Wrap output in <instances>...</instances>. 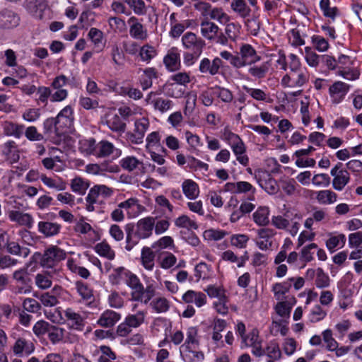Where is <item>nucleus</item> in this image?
<instances>
[{"label": "nucleus", "mask_w": 362, "mask_h": 362, "mask_svg": "<svg viewBox=\"0 0 362 362\" xmlns=\"http://www.w3.org/2000/svg\"><path fill=\"white\" fill-rule=\"evenodd\" d=\"M26 8L40 20L49 19L50 11L46 0H25Z\"/></svg>", "instance_id": "obj_8"}, {"label": "nucleus", "mask_w": 362, "mask_h": 362, "mask_svg": "<svg viewBox=\"0 0 362 362\" xmlns=\"http://www.w3.org/2000/svg\"><path fill=\"white\" fill-rule=\"evenodd\" d=\"M238 54L242 67L255 64L261 59L255 49L249 44L243 45Z\"/></svg>", "instance_id": "obj_12"}, {"label": "nucleus", "mask_w": 362, "mask_h": 362, "mask_svg": "<svg viewBox=\"0 0 362 362\" xmlns=\"http://www.w3.org/2000/svg\"><path fill=\"white\" fill-rule=\"evenodd\" d=\"M322 338L326 343V349L328 351H334L338 346V342L332 337V331L329 329L325 330L322 334Z\"/></svg>", "instance_id": "obj_44"}, {"label": "nucleus", "mask_w": 362, "mask_h": 362, "mask_svg": "<svg viewBox=\"0 0 362 362\" xmlns=\"http://www.w3.org/2000/svg\"><path fill=\"white\" fill-rule=\"evenodd\" d=\"M120 319V315L113 310H106L104 312L99 320L98 324L101 327H112Z\"/></svg>", "instance_id": "obj_21"}, {"label": "nucleus", "mask_w": 362, "mask_h": 362, "mask_svg": "<svg viewBox=\"0 0 362 362\" xmlns=\"http://www.w3.org/2000/svg\"><path fill=\"white\" fill-rule=\"evenodd\" d=\"M42 182L50 188H55L59 191L64 190L66 187V183L60 181L57 182L54 180L51 177H47L45 175L42 174L40 175Z\"/></svg>", "instance_id": "obj_53"}, {"label": "nucleus", "mask_w": 362, "mask_h": 362, "mask_svg": "<svg viewBox=\"0 0 362 362\" xmlns=\"http://www.w3.org/2000/svg\"><path fill=\"white\" fill-rule=\"evenodd\" d=\"M23 308L25 311L36 313L41 310V305L35 299L27 298L23 302Z\"/></svg>", "instance_id": "obj_50"}, {"label": "nucleus", "mask_w": 362, "mask_h": 362, "mask_svg": "<svg viewBox=\"0 0 362 362\" xmlns=\"http://www.w3.org/2000/svg\"><path fill=\"white\" fill-rule=\"evenodd\" d=\"M57 127H59L62 134L66 132L67 129H71L74 124L73 109L67 105L63 108L54 117Z\"/></svg>", "instance_id": "obj_11"}, {"label": "nucleus", "mask_w": 362, "mask_h": 362, "mask_svg": "<svg viewBox=\"0 0 362 362\" xmlns=\"http://www.w3.org/2000/svg\"><path fill=\"white\" fill-rule=\"evenodd\" d=\"M64 315L69 320L73 322V325H76L77 327H81L83 324V318L80 314L75 313L72 309L68 308L65 310Z\"/></svg>", "instance_id": "obj_64"}, {"label": "nucleus", "mask_w": 362, "mask_h": 362, "mask_svg": "<svg viewBox=\"0 0 362 362\" xmlns=\"http://www.w3.org/2000/svg\"><path fill=\"white\" fill-rule=\"evenodd\" d=\"M332 176V187L337 191H341L350 181V175L346 170H341L339 174Z\"/></svg>", "instance_id": "obj_24"}, {"label": "nucleus", "mask_w": 362, "mask_h": 362, "mask_svg": "<svg viewBox=\"0 0 362 362\" xmlns=\"http://www.w3.org/2000/svg\"><path fill=\"white\" fill-rule=\"evenodd\" d=\"M19 17L13 11L3 9L0 11V28L9 29L16 27L19 23Z\"/></svg>", "instance_id": "obj_15"}, {"label": "nucleus", "mask_w": 362, "mask_h": 362, "mask_svg": "<svg viewBox=\"0 0 362 362\" xmlns=\"http://www.w3.org/2000/svg\"><path fill=\"white\" fill-rule=\"evenodd\" d=\"M51 325L52 324L45 320H39L33 326V332L37 337L43 336L47 333Z\"/></svg>", "instance_id": "obj_58"}, {"label": "nucleus", "mask_w": 362, "mask_h": 362, "mask_svg": "<svg viewBox=\"0 0 362 362\" xmlns=\"http://www.w3.org/2000/svg\"><path fill=\"white\" fill-rule=\"evenodd\" d=\"M111 57L114 63L117 65L122 66L124 64V54L117 45H113L111 49Z\"/></svg>", "instance_id": "obj_59"}, {"label": "nucleus", "mask_w": 362, "mask_h": 362, "mask_svg": "<svg viewBox=\"0 0 362 362\" xmlns=\"http://www.w3.org/2000/svg\"><path fill=\"white\" fill-rule=\"evenodd\" d=\"M129 34L132 37L139 40L146 39L147 36L146 31L144 29L143 25L139 22H135L131 25Z\"/></svg>", "instance_id": "obj_43"}, {"label": "nucleus", "mask_w": 362, "mask_h": 362, "mask_svg": "<svg viewBox=\"0 0 362 362\" xmlns=\"http://www.w3.org/2000/svg\"><path fill=\"white\" fill-rule=\"evenodd\" d=\"M158 78V72L155 68H146L143 70V74L139 78V83L144 90L151 88L153 79Z\"/></svg>", "instance_id": "obj_19"}, {"label": "nucleus", "mask_w": 362, "mask_h": 362, "mask_svg": "<svg viewBox=\"0 0 362 362\" xmlns=\"http://www.w3.org/2000/svg\"><path fill=\"white\" fill-rule=\"evenodd\" d=\"M200 27L201 34L206 40L222 45H228L227 37L215 23L204 19L201 22Z\"/></svg>", "instance_id": "obj_4"}, {"label": "nucleus", "mask_w": 362, "mask_h": 362, "mask_svg": "<svg viewBox=\"0 0 362 362\" xmlns=\"http://www.w3.org/2000/svg\"><path fill=\"white\" fill-rule=\"evenodd\" d=\"M25 137L31 141H39L44 139V134L38 132L35 126L28 127L24 132Z\"/></svg>", "instance_id": "obj_52"}, {"label": "nucleus", "mask_w": 362, "mask_h": 362, "mask_svg": "<svg viewBox=\"0 0 362 362\" xmlns=\"http://www.w3.org/2000/svg\"><path fill=\"white\" fill-rule=\"evenodd\" d=\"M57 121L54 117H49L43 122V134L49 135L54 133L57 136H59L62 134L57 127Z\"/></svg>", "instance_id": "obj_30"}, {"label": "nucleus", "mask_w": 362, "mask_h": 362, "mask_svg": "<svg viewBox=\"0 0 362 362\" xmlns=\"http://www.w3.org/2000/svg\"><path fill=\"white\" fill-rule=\"evenodd\" d=\"M255 177L261 187L269 194H275L279 192V187L277 182L267 171L257 170L255 173Z\"/></svg>", "instance_id": "obj_6"}, {"label": "nucleus", "mask_w": 362, "mask_h": 362, "mask_svg": "<svg viewBox=\"0 0 362 362\" xmlns=\"http://www.w3.org/2000/svg\"><path fill=\"white\" fill-rule=\"evenodd\" d=\"M12 277L17 284L16 293L21 294L30 292L32 280L27 269H20L15 271Z\"/></svg>", "instance_id": "obj_5"}, {"label": "nucleus", "mask_w": 362, "mask_h": 362, "mask_svg": "<svg viewBox=\"0 0 362 362\" xmlns=\"http://www.w3.org/2000/svg\"><path fill=\"white\" fill-rule=\"evenodd\" d=\"M284 216L285 217L282 216H273L272 219V224L279 229L287 230L290 222L288 219V215L285 214Z\"/></svg>", "instance_id": "obj_63"}, {"label": "nucleus", "mask_w": 362, "mask_h": 362, "mask_svg": "<svg viewBox=\"0 0 362 362\" xmlns=\"http://www.w3.org/2000/svg\"><path fill=\"white\" fill-rule=\"evenodd\" d=\"M2 152L11 163H17L20 159L18 145L13 141L6 142L3 146Z\"/></svg>", "instance_id": "obj_17"}, {"label": "nucleus", "mask_w": 362, "mask_h": 362, "mask_svg": "<svg viewBox=\"0 0 362 362\" xmlns=\"http://www.w3.org/2000/svg\"><path fill=\"white\" fill-rule=\"evenodd\" d=\"M312 42L315 48L319 52H325L329 48L328 42L320 35H313L312 37Z\"/></svg>", "instance_id": "obj_60"}, {"label": "nucleus", "mask_w": 362, "mask_h": 362, "mask_svg": "<svg viewBox=\"0 0 362 362\" xmlns=\"http://www.w3.org/2000/svg\"><path fill=\"white\" fill-rule=\"evenodd\" d=\"M204 291L211 298H217L218 300L226 299V291L221 287L211 285L204 289Z\"/></svg>", "instance_id": "obj_48"}, {"label": "nucleus", "mask_w": 362, "mask_h": 362, "mask_svg": "<svg viewBox=\"0 0 362 362\" xmlns=\"http://www.w3.org/2000/svg\"><path fill=\"white\" fill-rule=\"evenodd\" d=\"M209 17L211 20H216L221 24H226L230 19V16L221 7H212Z\"/></svg>", "instance_id": "obj_35"}, {"label": "nucleus", "mask_w": 362, "mask_h": 362, "mask_svg": "<svg viewBox=\"0 0 362 362\" xmlns=\"http://www.w3.org/2000/svg\"><path fill=\"white\" fill-rule=\"evenodd\" d=\"M134 132L127 134V139L135 144H140L143 142L144 137L149 127V121L146 117H141L134 122Z\"/></svg>", "instance_id": "obj_9"}, {"label": "nucleus", "mask_w": 362, "mask_h": 362, "mask_svg": "<svg viewBox=\"0 0 362 362\" xmlns=\"http://www.w3.org/2000/svg\"><path fill=\"white\" fill-rule=\"evenodd\" d=\"M41 115L40 110L38 108H30L26 110L22 115L24 120L29 122L37 121Z\"/></svg>", "instance_id": "obj_62"}, {"label": "nucleus", "mask_w": 362, "mask_h": 362, "mask_svg": "<svg viewBox=\"0 0 362 362\" xmlns=\"http://www.w3.org/2000/svg\"><path fill=\"white\" fill-rule=\"evenodd\" d=\"M55 276H50L47 274V270L45 273L37 274L35 276V284L41 289H47L52 286V279Z\"/></svg>", "instance_id": "obj_41"}, {"label": "nucleus", "mask_w": 362, "mask_h": 362, "mask_svg": "<svg viewBox=\"0 0 362 362\" xmlns=\"http://www.w3.org/2000/svg\"><path fill=\"white\" fill-rule=\"evenodd\" d=\"M156 54V49L149 45H145L140 49L139 55L144 62H149Z\"/></svg>", "instance_id": "obj_47"}, {"label": "nucleus", "mask_w": 362, "mask_h": 362, "mask_svg": "<svg viewBox=\"0 0 362 362\" xmlns=\"http://www.w3.org/2000/svg\"><path fill=\"white\" fill-rule=\"evenodd\" d=\"M295 280V278L291 277L288 279L286 281L283 283H276L273 286L272 291L274 296L284 295L289 291L291 287V283Z\"/></svg>", "instance_id": "obj_40"}, {"label": "nucleus", "mask_w": 362, "mask_h": 362, "mask_svg": "<svg viewBox=\"0 0 362 362\" xmlns=\"http://www.w3.org/2000/svg\"><path fill=\"white\" fill-rule=\"evenodd\" d=\"M5 248H6L8 253L13 255L23 256V257H28L30 253L28 248L21 247L16 242H8Z\"/></svg>", "instance_id": "obj_37"}, {"label": "nucleus", "mask_w": 362, "mask_h": 362, "mask_svg": "<svg viewBox=\"0 0 362 362\" xmlns=\"http://www.w3.org/2000/svg\"><path fill=\"white\" fill-rule=\"evenodd\" d=\"M305 60L309 66L316 67L322 60V55L317 54L310 47H305Z\"/></svg>", "instance_id": "obj_46"}, {"label": "nucleus", "mask_w": 362, "mask_h": 362, "mask_svg": "<svg viewBox=\"0 0 362 362\" xmlns=\"http://www.w3.org/2000/svg\"><path fill=\"white\" fill-rule=\"evenodd\" d=\"M95 252L101 257H106L112 260L115 257V253L109 244L105 242L98 243L95 246Z\"/></svg>", "instance_id": "obj_33"}, {"label": "nucleus", "mask_w": 362, "mask_h": 362, "mask_svg": "<svg viewBox=\"0 0 362 362\" xmlns=\"http://www.w3.org/2000/svg\"><path fill=\"white\" fill-rule=\"evenodd\" d=\"M315 285L317 288H325L329 285V277L322 268H318L316 273Z\"/></svg>", "instance_id": "obj_54"}, {"label": "nucleus", "mask_w": 362, "mask_h": 362, "mask_svg": "<svg viewBox=\"0 0 362 362\" xmlns=\"http://www.w3.org/2000/svg\"><path fill=\"white\" fill-rule=\"evenodd\" d=\"M66 257V252L56 245H51L45 250L44 253L35 252L33 258L39 260L40 265L47 269L50 276H58L62 271L59 263Z\"/></svg>", "instance_id": "obj_2"}, {"label": "nucleus", "mask_w": 362, "mask_h": 362, "mask_svg": "<svg viewBox=\"0 0 362 362\" xmlns=\"http://www.w3.org/2000/svg\"><path fill=\"white\" fill-rule=\"evenodd\" d=\"M90 153L99 158L107 157L113 153L114 145L108 141L103 140L95 144L93 139L88 140Z\"/></svg>", "instance_id": "obj_10"}, {"label": "nucleus", "mask_w": 362, "mask_h": 362, "mask_svg": "<svg viewBox=\"0 0 362 362\" xmlns=\"http://www.w3.org/2000/svg\"><path fill=\"white\" fill-rule=\"evenodd\" d=\"M346 243V236L344 234H339L337 236H332L326 241V246L327 249L333 252L335 247H344Z\"/></svg>", "instance_id": "obj_38"}, {"label": "nucleus", "mask_w": 362, "mask_h": 362, "mask_svg": "<svg viewBox=\"0 0 362 362\" xmlns=\"http://www.w3.org/2000/svg\"><path fill=\"white\" fill-rule=\"evenodd\" d=\"M349 90V86L341 81L334 82L329 88L334 103H339Z\"/></svg>", "instance_id": "obj_13"}, {"label": "nucleus", "mask_w": 362, "mask_h": 362, "mask_svg": "<svg viewBox=\"0 0 362 362\" xmlns=\"http://www.w3.org/2000/svg\"><path fill=\"white\" fill-rule=\"evenodd\" d=\"M141 163L134 156H127L121 160L120 164L122 168L129 172L136 169Z\"/></svg>", "instance_id": "obj_51"}, {"label": "nucleus", "mask_w": 362, "mask_h": 362, "mask_svg": "<svg viewBox=\"0 0 362 362\" xmlns=\"http://www.w3.org/2000/svg\"><path fill=\"white\" fill-rule=\"evenodd\" d=\"M137 15H143L146 13L145 3L143 0H124Z\"/></svg>", "instance_id": "obj_56"}, {"label": "nucleus", "mask_w": 362, "mask_h": 362, "mask_svg": "<svg viewBox=\"0 0 362 362\" xmlns=\"http://www.w3.org/2000/svg\"><path fill=\"white\" fill-rule=\"evenodd\" d=\"M76 288L78 293L81 296L83 300L88 305H90L95 300L93 291L89 288L87 284L78 281L76 282Z\"/></svg>", "instance_id": "obj_23"}, {"label": "nucleus", "mask_w": 362, "mask_h": 362, "mask_svg": "<svg viewBox=\"0 0 362 362\" xmlns=\"http://www.w3.org/2000/svg\"><path fill=\"white\" fill-rule=\"evenodd\" d=\"M182 188L185 195L189 199H194L199 195L197 184L192 180H186L182 182Z\"/></svg>", "instance_id": "obj_26"}, {"label": "nucleus", "mask_w": 362, "mask_h": 362, "mask_svg": "<svg viewBox=\"0 0 362 362\" xmlns=\"http://www.w3.org/2000/svg\"><path fill=\"white\" fill-rule=\"evenodd\" d=\"M156 255L151 248L144 247L141 250V262L143 267L149 271H151L155 264Z\"/></svg>", "instance_id": "obj_22"}, {"label": "nucleus", "mask_w": 362, "mask_h": 362, "mask_svg": "<svg viewBox=\"0 0 362 362\" xmlns=\"http://www.w3.org/2000/svg\"><path fill=\"white\" fill-rule=\"evenodd\" d=\"M24 129V125L13 122H7L4 126L6 134L8 136H13L17 139H19L23 136Z\"/></svg>", "instance_id": "obj_27"}, {"label": "nucleus", "mask_w": 362, "mask_h": 362, "mask_svg": "<svg viewBox=\"0 0 362 362\" xmlns=\"http://www.w3.org/2000/svg\"><path fill=\"white\" fill-rule=\"evenodd\" d=\"M155 221L156 218L148 216L139 220L136 225L133 223L126 224L125 249L127 251H131L140 240L148 238L152 235Z\"/></svg>", "instance_id": "obj_1"}, {"label": "nucleus", "mask_w": 362, "mask_h": 362, "mask_svg": "<svg viewBox=\"0 0 362 362\" xmlns=\"http://www.w3.org/2000/svg\"><path fill=\"white\" fill-rule=\"evenodd\" d=\"M144 320L145 313L144 311H139L136 314L128 315L125 317V321L131 329L140 327L144 322Z\"/></svg>", "instance_id": "obj_32"}, {"label": "nucleus", "mask_w": 362, "mask_h": 362, "mask_svg": "<svg viewBox=\"0 0 362 362\" xmlns=\"http://www.w3.org/2000/svg\"><path fill=\"white\" fill-rule=\"evenodd\" d=\"M269 64L268 62L263 63L259 66H253L250 67L248 72L250 74L257 78H264L269 71Z\"/></svg>", "instance_id": "obj_39"}, {"label": "nucleus", "mask_w": 362, "mask_h": 362, "mask_svg": "<svg viewBox=\"0 0 362 362\" xmlns=\"http://www.w3.org/2000/svg\"><path fill=\"white\" fill-rule=\"evenodd\" d=\"M245 25L250 33L257 36L260 29V22L258 19V16L253 15L251 18L247 19Z\"/></svg>", "instance_id": "obj_55"}, {"label": "nucleus", "mask_w": 362, "mask_h": 362, "mask_svg": "<svg viewBox=\"0 0 362 362\" xmlns=\"http://www.w3.org/2000/svg\"><path fill=\"white\" fill-rule=\"evenodd\" d=\"M38 230L45 237H52L59 233L61 225L49 221H40L37 225Z\"/></svg>", "instance_id": "obj_18"}, {"label": "nucleus", "mask_w": 362, "mask_h": 362, "mask_svg": "<svg viewBox=\"0 0 362 362\" xmlns=\"http://www.w3.org/2000/svg\"><path fill=\"white\" fill-rule=\"evenodd\" d=\"M127 273H132L131 272L127 270L123 267H119L113 269V272L109 276V281L112 285H118L120 284L121 281L125 278V280L128 279Z\"/></svg>", "instance_id": "obj_28"}, {"label": "nucleus", "mask_w": 362, "mask_h": 362, "mask_svg": "<svg viewBox=\"0 0 362 362\" xmlns=\"http://www.w3.org/2000/svg\"><path fill=\"white\" fill-rule=\"evenodd\" d=\"M105 124L111 131L118 134H122L125 132L127 128L126 122L119 115L109 113L105 115Z\"/></svg>", "instance_id": "obj_14"}, {"label": "nucleus", "mask_w": 362, "mask_h": 362, "mask_svg": "<svg viewBox=\"0 0 362 362\" xmlns=\"http://www.w3.org/2000/svg\"><path fill=\"white\" fill-rule=\"evenodd\" d=\"M64 329L63 328L51 325L47 334L50 341L53 344H56L62 341L64 338Z\"/></svg>", "instance_id": "obj_36"}, {"label": "nucleus", "mask_w": 362, "mask_h": 362, "mask_svg": "<svg viewBox=\"0 0 362 362\" xmlns=\"http://www.w3.org/2000/svg\"><path fill=\"white\" fill-rule=\"evenodd\" d=\"M197 334L198 331L195 327H189L187 332V339L182 346H185L186 349L189 351L192 349H195L199 344V341L197 339Z\"/></svg>", "instance_id": "obj_31"}, {"label": "nucleus", "mask_w": 362, "mask_h": 362, "mask_svg": "<svg viewBox=\"0 0 362 362\" xmlns=\"http://www.w3.org/2000/svg\"><path fill=\"white\" fill-rule=\"evenodd\" d=\"M265 354L274 360H279L281 357V352L279 347V345L275 342H271L268 345L265 350Z\"/></svg>", "instance_id": "obj_57"}, {"label": "nucleus", "mask_w": 362, "mask_h": 362, "mask_svg": "<svg viewBox=\"0 0 362 362\" xmlns=\"http://www.w3.org/2000/svg\"><path fill=\"white\" fill-rule=\"evenodd\" d=\"M8 217L11 221L17 222L20 225L25 226L29 228L32 227L33 219L29 214H24L18 211H11Z\"/></svg>", "instance_id": "obj_20"}, {"label": "nucleus", "mask_w": 362, "mask_h": 362, "mask_svg": "<svg viewBox=\"0 0 362 362\" xmlns=\"http://www.w3.org/2000/svg\"><path fill=\"white\" fill-rule=\"evenodd\" d=\"M163 63L168 70L175 71L180 69L181 66L180 53L177 48L172 47L165 56Z\"/></svg>", "instance_id": "obj_16"}, {"label": "nucleus", "mask_w": 362, "mask_h": 362, "mask_svg": "<svg viewBox=\"0 0 362 362\" xmlns=\"http://www.w3.org/2000/svg\"><path fill=\"white\" fill-rule=\"evenodd\" d=\"M330 177L325 173L316 174L312 178V182L317 187H328L330 184Z\"/></svg>", "instance_id": "obj_61"}, {"label": "nucleus", "mask_w": 362, "mask_h": 362, "mask_svg": "<svg viewBox=\"0 0 362 362\" xmlns=\"http://www.w3.org/2000/svg\"><path fill=\"white\" fill-rule=\"evenodd\" d=\"M89 184L81 177H75L71 180V188L73 192L84 194Z\"/></svg>", "instance_id": "obj_42"}, {"label": "nucleus", "mask_w": 362, "mask_h": 362, "mask_svg": "<svg viewBox=\"0 0 362 362\" xmlns=\"http://www.w3.org/2000/svg\"><path fill=\"white\" fill-rule=\"evenodd\" d=\"M316 199L322 204H329L337 201V194L332 190H321L317 192Z\"/></svg>", "instance_id": "obj_29"}, {"label": "nucleus", "mask_w": 362, "mask_h": 362, "mask_svg": "<svg viewBox=\"0 0 362 362\" xmlns=\"http://www.w3.org/2000/svg\"><path fill=\"white\" fill-rule=\"evenodd\" d=\"M128 279L126 284L131 289V298L134 301H139L147 304L156 294V290L152 284L144 288L139 277L133 273H127Z\"/></svg>", "instance_id": "obj_3"}, {"label": "nucleus", "mask_w": 362, "mask_h": 362, "mask_svg": "<svg viewBox=\"0 0 362 362\" xmlns=\"http://www.w3.org/2000/svg\"><path fill=\"white\" fill-rule=\"evenodd\" d=\"M150 305L157 313H165L170 308L169 302L165 298H158L152 300Z\"/></svg>", "instance_id": "obj_49"}, {"label": "nucleus", "mask_w": 362, "mask_h": 362, "mask_svg": "<svg viewBox=\"0 0 362 362\" xmlns=\"http://www.w3.org/2000/svg\"><path fill=\"white\" fill-rule=\"evenodd\" d=\"M214 93L221 101L229 103L233 100V95L228 89L216 86L214 88Z\"/></svg>", "instance_id": "obj_45"}, {"label": "nucleus", "mask_w": 362, "mask_h": 362, "mask_svg": "<svg viewBox=\"0 0 362 362\" xmlns=\"http://www.w3.org/2000/svg\"><path fill=\"white\" fill-rule=\"evenodd\" d=\"M269 210L268 207H259L253 214L254 221L259 226H265L269 223Z\"/></svg>", "instance_id": "obj_34"}, {"label": "nucleus", "mask_w": 362, "mask_h": 362, "mask_svg": "<svg viewBox=\"0 0 362 362\" xmlns=\"http://www.w3.org/2000/svg\"><path fill=\"white\" fill-rule=\"evenodd\" d=\"M230 8L243 18L250 16L252 11L245 0H233L230 4Z\"/></svg>", "instance_id": "obj_25"}, {"label": "nucleus", "mask_w": 362, "mask_h": 362, "mask_svg": "<svg viewBox=\"0 0 362 362\" xmlns=\"http://www.w3.org/2000/svg\"><path fill=\"white\" fill-rule=\"evenodd\" d=\"M184 47L189 52H194L196 56H200L206 44L204 40L192 32L186 33L182 37Z\"/></svg>", "instance_id": "obj_7"}]
</instances>
